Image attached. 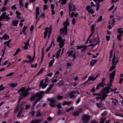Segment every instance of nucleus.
Here are the masks:
<instances>
[{"instance_id":"obj_1","label":"nucleus","mask_w":123,"mask_h":123,"mask_svg":"<svg viewBox=\"0 0 123 123\" xmlns=\"http://www.w3.org/2000/svg\"><path fill=\"white\" fill-rule=\"evenodd\" d=\"M110 89L111 87L109 86L104 89L102 91V93L99 95V96L97 98V100L99 101L103 100L108 96L106 93H109L110 92Z\"/></svg>"},{"instance_id":"obj_2","label":"nucleus","mask_w":123,"mask_h":123,"mask_svg":"<svg viewBox=\"0 0 123 123\" xmlns=\"http://www.w3.org/2000/svg\"><path fill=\"white\" fill-rule=\"evenodd\" d=\"M29 88H27L26 87H24L18 90L19 93L21 92L20 94V98H19L18 102H19L23 98L26 97L27 95V92L29 90Z\"/></svg>"},{"instance_id":"obj_3","label":"nucleus","mask_w":123,"mask_h":123,"mask_svg":"<svg viewBox=\"0 0 123 123\" xmlns=\"http://www.w3.org/2000/svg\"><path fill=\"white\" fill-rule=\"evenodd\" d=\"M57 41L59 43V47L60 48L64 46L65 43L64 41H65V39H63L61 37L58 36L57 37Z\"/></svg>"},{"instance_id":"obj_4","label":"nucleus","mask_w":123,"mask_h":123,"mask_svg":"<svg viewBox=\"0 0 123 123\" xmlns=\"http://www.w3.org/2000/svg\"><path fill=\"white\" fill-rule=\"evenodd\" d=\"M68 18H67L66 20L63 22V25L64 26V27L61 29L60 30V31H67L68 30H69L68 29V30H67V27L69 25V23L68 22Z\"/></svg>"},{"instance_id":"obj_5","label":"nucleus","mask_w":123,"mask_h":123,"mask_svg":"<svg viewBox=\"0 0 123 123\" xmlns=\"http://www.w3.org/2000/svg\"><path fill=\"white\" fill-rule=\"evenodd\" d=\"M115 71H114L112 73L110 74V79L108 83V85L110 86H111L112 85V83L115 75Z\"/></svg>"},{"instance_id":"obj_6","label":"nucleus","mask_w":123,"mask_h":123,"mask_svg":"<svg viewBox=\"0 0 123 123\" xmlns=\"http://www.w3.org/2000/svg\"><path fill=\"white\" fill-rule=\"evenodd\" d=\"M90 117L87 114H85L82 116V120L83 122L84 123H86L89 120Z\"/></svg>"},{"instance_id":"obj_7","label":"nucleus","mask_w":123,"mask_h":123,"mask_svg":"<svg viewBox=\"0 0 123 123\" xmlns=\"http://www.w3.org/2000/svg\"><path fill=\"white\" fill-rule=\"evenodd\" d=\"M49 105L51 107H54L56 106V100L54 99L51 98L50 100Z\"/></svg>"},{"instance_id":"obj_8","label":"nucleus","mask_w":123,"mask_h":123,"mask_svg":"<svg viewBox=\"0 0 123 123\" xmlns=\"http://www.w3.org/2000/svg\"><path fill=\"white\" fill-rule=\"evenodd\" d=\"M67 53L68 54V56L71 57L72 56L73 59L74 60L76 58L75 55L74 53H73V52L72 50H71L69 51H68Z\"/></svg>"},{"instance_id":"obj_9","label":"nucleus","mask_w":123,"mask_h":123,"mask_svg":"<svg viewBox=\"0 0 123 123\" xmlns=\"http://www.w3.org/2000/svg\"><path fill=\"white\" fill-rule=\"evenodd\" d=\"M40 86V87H42V89H44L47 86V84L46 83H43V80L41 81Z\"/></svg>"},{"instance_id":"obj_10","label":"nucleus","mask_w":123,"mask_h":123,"mask_svg":"<svg viewBox=\"0 0 123 123\" xmlns=\"http://www.w3.org/2000/svg\"><path fill=\"white\" fill-rule=\"evenodd\" d=\"M100 41L99 39L97 38L96 39L92 41V43L94 45H95L97 44H98L99 43Z\"/></svg>"},{"instance_id":"obj_11","label":"nucleus","mask_w":123,"mask_h":123,"mask_svg":"<svg viewBox=\"0 0 123 123\" xmlns=\"http://www.w3.org/2000/svg\"><path fill=\"white\" fill-rule=\"evenodd\" d=\"M51 31H45L44 32V38H46L48 34V38H49V36L51 33Z\"/></svg>"},{"instance_id":"obj_12","label":"nucleus","mask_w":123,"mask_h":123,"mask_svg":"<svg viewBox=\"0 0 123 123\" xmlns=\"http://www.w3.org/2000/svg\"><path fill=\"white\" fill-rule=\"evenodd\" d=\"M61 51V49H59L56 53L55 56L56 58L58 59L60 56V55Z\"/></svg>"},{"instance_id":"obj_13","label":"nucleus","mask_w":123,"mask_h":123,"mask_svg":"<svg viewBox=\"0 0 123 123\" xmlns=\"http://www.w3.org/2000/svg\"><path fill=\"white\" fill-rule=\"evenodd\" d=\"M54 84H50L49 86V87L45 91V92L46 93H49V91L51 89L53 86Z\"/></svg>"},{"instance_id":"obj_14","label":"nucleus","mask_w":123,"mask_h":123,"mask_svg":"<svg viewBox=\"0 0 123 123\" xmlns=\"http://www.w3.org/2000/svg\"><path fill=\"white\" fill-rule=\"evenodd\" d=\"M40 95H41L40 94H38V95H35L33 96L32 97H31L30 99V100L31 101H33V100L35 98H36V99L37 98H39V96Z\"/></svg>"},{"instance_id":"obj_15","label":"nucleus","mask_w":123,"mask_h":123,"mask_svg":"<svg viewBox=\"0 0 123 123\" xmlns=\"http://www.w3.org/2000/svg\"><path fill=\"white\" fill-rule=\"evenodd\" d=\"M6 12H5L2 13L1 16L0 17V21H2L3 19H4L5 18V16H6Z\"/></svg>"},{"instance_id":"obj_16","label":"nucleus","mask_w":123,"mask_h":123,"mask_svg":"<svg viewBox=\"0 0 123 123\" xmlns=\"http://www.w3.org/2000/svg\"><path fill=\"white\" fill-rule=\"evenodd\" d=\"M18 85V84L17 83H15L10 84L9 86L12 88H14L16 87Z\"/></svg>"},{"instance_id":"obj_17","label":"nucleus","mask_w":123,"mask_h":123,"mask_svg":"<svg viewBox=\"0 0 123 123\" xmlns=\"http://www.w3.org/2000/svg\"><path fill=\"white\" fill-rule=\"evenodd\" d=\"M75 92L74 91L72 92L70 94V98H72L74 97L75 96Z\"/></svg>"},{"instance_id":"obj_18","label":"nucleus","mask_w":123,"mask_h":123,"mask_svg":"<svg viewBox=\"0 0 123 123\" xmlns=\"http://www.w3.org/2000/svg\"><path fill=\"white\" fill-rule=\"evenodd\" d=\"M44 68H42L36 74L37 76L41 74H42L44 71Z\"/></svg>"},{"instance_id":"obj_19","label":"nucleus","mask_w":123,"mask_h":123,"mask_svg":"<svg viewBox=\"0 0 123 123\" xmlns=\"http://www.w3.org/2000/svg\"><path fill=\"white\" fill-rule=\"evenodd\" d=\"M39 96V98H37L36 101L33 103V104L34 106H35L36 105L37 102L41 99V98L42 97V96L41 95H40Z\"/></svg>"},{"instance_id":"obj_20","label":"nucleus","mask_w":123,"mask_h":123,"mask_svg":"<svg viewBox=\"0 0 123 123\" xmlns=\"http://www.w3.org/2000/svg\"><path fill=\"white\" fill-rule=\"evenodd\" d=\"M97 62V60H93L90 62V65L91 66H93L94 65L95 63Z\"/></svg>"},{"instance_id":"obj_21","label":"nucleus","mask_w":123,"mask_h":123,"mask_svg":"<svg viewBox=\"0 0 123 123\" xmlns=\"http://www.w3.org/2000/svg\"><path fill=\"white\" fill-rule=\"evenodd\" d=\"M41 120L39 119H36L35 120L32 121L31 123H38L41 122Z\"/></svg>"},{"instance_id":"obj_22","label":"nucleus","mask_w":123,"mask_h":123,"mask_svg":"<svg viewBox=\"0 0 123 123\" xmlns=\"http://www.w3.org/2000/svg\"><path fill=\"white\" fill-rule=\"evenodd\" d=\"M95 80V77L93 76H91L89 77L87 80V81H88L89 80H92L93 81Z\"/></svg>"},{"instance_id":"obj_23","label":"nucleus","mask_w":123,"mask_h":123,"mask_svg":"<svg viewBox=\"0 0 123 123\" xmlns=\"http://www.w3.org/2000/svg\"><path fill=\"white\" fill-rule=\"evenodd\" d=\"M68 9L69 10V13L70 14L71 12L72 11L71 10L72 8V4L70 3H68Z\"/></svg>"},{"instance_id":"obj_24","label":"nucleus","mask_w":123,"mask_h":123,"mask_svg":"<svg viewBox=\"0 0 123 123\" xmlns=\"http://www.w3.org/2000/svg\"><path fill=\"white\" fill-rule=\"evenodd\" d=\"M24 43L25 44V46L23 47L24 49H27L28 48V47L30 48V46L29 44H26V43H25V42H24Z\"/></svg>"},{"instance_id":"obj_25","label":"nucleus","mask_w":123,"mask_h":123,"mask_svg":"<svg viewBox=\"0 0 123 123\" xmlns=\"http://www.w3.org/2000/svg\"><path fill=\"white\" fill-rule=\"evenodd\" d=\"M67 33V31H60V34L62 36L66 35Z\"/></svg>"},{"instance_id":"obj_26","label":"nucleus","mask_w":123,"mask_h":123,"mask_svg":"<svg viewBox=\"0 0 123 123\" xmlns=\"http://www.w3.org/2000/svg\"><path fill=\"white\" fill-rule=\"evenodd\" d=\"M18 20H14L12 22V24L14 26H16L18 24Z\"/></svg>"},{"instance_id":"obj_27","label":"nucleus","mask_w":123,"mask_h":123,"mask_svg":"<svg viewBox=\"0 0 123 123\" xmlns=\"http://www.w3.org/2000/svg\"><path fill=\"white\" fill-rule=\"evenodd\" d=\"M21 107L20 109V110L18 112V115L17 116V117L20 116L21 115V114L22 113V110L23 108V107L22 106V105H21Z\"/></svg>"},{"instance_id":"obj_28","label":"nucleus","mask_w":123,"mask_h":123,"mask_svg":"<svg viewBox=\"0 0 123 123\" xmlns=\"http://www.w3.org/2000/svg\"><path fill=\"white\" fill-rule=\"evenodd\" d=\"M53 60H50L49 63V67H51L52 66L55 60L53 58Z\"/></svg>"},{"instance_id":"obj_29","label":"nucleus","mask_w":123,"mask_h":123,"mask_svg":"<svg viewBox=\"0 0 123 123\" xmlns=\"http://www.w3.org/2000/svg\"><path fill=\"white\" fill-rule=\"evenodd\" d=\"M41 111L40 110H38L37 112V114L36 115V117L39 116L41 115L42 114L40 113Z\"/></svg>"},{"instance_id":"obj_30","label":"nucleus","mask_w":123,"mask_h":123,"mask_svg":"<svg viewBox=\"0 0 123 123\" xmlns=\"http://www.w3.org/2000/svg\"><path fill=\"white\" fill-rule=\"evenodd\" d=\"M32 62H31V60H30L29 61H27L26 60H24V61L23 62H22L21 64V65H23L24 64V63L25 62H26L27 63H30Z\"/></svg>"},{"instance_id":"obj_31","label":"nucleus","mask_w":123,"mask_h":123,"mask_svg":"<svg viewBox=\"0 0 123 123\" xmlns=\"http://www.w3.org/2000/svg\"><path fill=\"white\" fill-rule=\"evenodd\" d=\"M23 0H20L19 4L20 6V8H22L24 6V5L23 3L22 2Z\"/></svg>"},{"instance_id":"obj_32","label":"nucleus","mask_w":123,"mask_h":123,"mask_svg":"<svg viewBox=\"0 0 123 123\" xmlns=\"http://www.w3.org/2000/svg\"><path fill=\"white\" fill-rule=\"evenodd\" d=\"M117 64V63H116L115 64H112V66L111 68L110 69H109V70L111 71L114 69Z\"/></svg>"},{"instance_id":"obj_33","label":"nucleus","mask_w":123,"mask_h":123,"mask_svg":"<svg viewBox=\"0 0 123 123\" xmlns=\"http://www.w3.org/2000/svg\"><path fill=\"white\" fill-rule=\"evenodd\" d=\"M99 86H101L103 87H104V86L106 85V84L105 83V82H101L99 83Z\"/></svg>"},{"instance_id":"obj_34","label":"nucleus","mask_w":123,"mask_h":123,"mask_svg":"<svg viewBox=\"0 0 123 123\" xmlns=\"http://www.w3.org/2000/svg\"><path fill=\"white\" fill-rule=\"evenodd\" d=\"M3 39L4 40H6L9 38V37L8 35L7 34H5L3 36Z\"/></svg>"},{"instance_id":"obj_35","label":"nucleus","mask_w":123,"mask_h":123,"mask_svg":"<svg viewBox=\"0 0 123 123\" xmlns=\"http://www.w3.org/2000/svg\"><path fill=\"white\" fill-rule=\"evenodd\" d=\"M20 49L19 48L16 51L14 54H13L14 56L16 55L17 54L18 52H20Z\"/></svg>"},{"instance_id":"obj_36","label":"nucleus","mask_w":123,"mask_h":123,"mask_svg":"<svg viewBox=\"0 0 123 123\" xmlns=\"http://www.w3.org/2000/svg\"><path fill=\"white\" fill-rule=\"evenodd\" d=\"M61 0L62 1L61 3L62 4V6L63 5H65L66 4V0H60V1Z\"/></svg>"},{"instance_id":"obj_37","label":"nucleus","mask_w":123,"mask_h":123,"mask_svg":"<svg viewBox=\"0 0 123 123\" xmlns=\"http://www.w3.org/2000/svg\"><path fill=\"white\" fill-rule=\"evenodd\" d=\"M79 114V112L76 111L74 112L73 114V115L74 116H77Z\"/></svg>"},{"instance_id":"obj_38","label":"nucleus","mask_w":123,"mask_h":123,"mask_svg":"<svg viewBox=\"0 0 123 123\" xmlns=\"http://www.w3.org/2000/svg\"><path fill=\"white\" fill-rule=\"evenodd\" d=\"M115 58H116V57L115 55H114V57L112 59V64H115Z\"/></svg>"},{"instance_id":"obj_39","label":"nucleus","mask_w":123,"mask_h":123,"mask_svg":"<svg viewBox=\"0 0 123 123\" xmlns=\"http://www.w3.org/2000/svg\"><path fill=\"white\" fill-rule=\"evenodd\" d=\"M18 106H16L15 108V109L14 111V113H17L18 111Z\"/></svg>"},{"instance_id":"obj_40","label":"nucleus","mask_w":123,"mask_h":123,"mask_svg":"<svg viewBox=\"0 0 123 123\" xmlns=\"http://www.w3.org/2000/svg\"><path fill=\"white\" fill-rule=\"evenodd\" d=\"M117 102V100L116 99H113V100L111 101L112 103L114 105H115L116 102Z\"/></svg>"},{"instance_id":"obj_41","label":"nucleus","mask_w":123,"mask_h":123,"mask_svg":"<svg viewBox=\"0 0 123 123\" xmlns=\"http://www.w3.org/2000/svg\"><path fill=\"white\" fill-rule=\"evenodd\" d=\"M72 7H73V9L72 11H75V10L76 9L75 5H72Z\"/></svg>"},{"instance_id":"obj_42","label":"nucleus","mask_w":123,"mask_h":123,"mask_svg":"<svg viewBox=\"0 0 123 123\" xmlns=\"http://www.w3.org/2000/svg\"><path fill=\"white\" fill-rule=\"evenodd\" d=\"M85 46H84L83 45H81L80 46H77V48L78 49H79L81 48H83V47H85Z\"/></svg>"},{"instance_id":"obj_43","label":"nucleus","mask_w":123,"mask_h":123,"mask_svg":"<svg viewBox=\"0 0 123 123\" xmlns=\"http://www.w3.org/2000/svg\"><path fill=\"white\" fill-rule=\"evenodd\" d=\"M14 73L12 72L9 74H7L6 75V77H7L9 76H12L13 75Z\"/></svg>"},{"instance_id":"obj_44","label":"nucleus","mask_w":123,"mask_h":123,"mask_svg":"<svg viewBox=\"0 0 123 123\" xmlns=\"http://www.w3.org/2000/svg\"><path fill=\"white\" fill-rule=\"evenodd\" d=\"M94 33V32L93 31L91 34L88 37V39L87 40V42L86 43V44L87 42H88L89 40V39L90 38L91 36H92V35Z\"/></svg>"},{"instance_id":"obj_45","label":"nucleus","mask_w":123,"mask_h":123,"mask_svg":"<svg viewBox=\"0 0 123 123\" xmlns=\"http://www.w3.org/2000/svg\"><path fill=\"white\" fill-rule=\"evenodd\" d=\"M63 97L60 95H58L57 96V98L58 100H61L62 98Z\"/></svg>"},{"instance_id":"obj_46","label":"nucleus","mask_w":123,"mask_h":123,"mask_svg":"<svg viewBox=\"0 0 123 123\" xmlns=\"http://www.w3.org/2000/svg\"><path fill=\"white\" fill-rule=\"evenodd\" d=\"M88 12L89 13H92V14H93L94 13V12L93 9H91L89 11H88Z\"/></svg>"},{"instance_id":"obj_47","label":"nucleus","mask_w":123,"mask_h":123,"mask_svg":"<svg viewBox=\"0 0 123 123\" xmlns=\"http://www.w3.org/2000/svg\"><path fill=\"white\" fill-rule=\"evenodd\" d=\"M37 63H36L35 65H34L33 64H31V67L32 68H36L37 66Z\"/></svg>"},{"instance_id":"obj_48","label":"nucleus","mask_w":123,"mask_h":123,"mask_svg":"<svg viewBox=\"0 0 123 123\" xmlns=\"http://www.w3.org/2000/svg\"><path fill=\"white\" fill-rule=\"evenodd\" d=\"M112 56V50H111L110 52V55H109V58H111Z\"/></svg>"},{"instance_id":"obj_49","label":"nucleus","mask_w":123,"mask_h":123,"mask_svg":"<svg viewBox=\"0 0 123 123\" xmlns=\"http://www.w3.org/2000/svg\"><path fill=\"white\" fill-rule=\"evenodd\" d=\"M122 35L121 34L119 35H118L117 36V38L118 40L119 41H121V37Z\"/></svg>"},{"instance_id":"obj_50","label":"nucleus","mask_w":123,"mask_h":123,"mask_svg":"<svg viewBox=\"0 0 123 123\" xmlns=\"http://www.w3.org/2000/svg\"><path fill=\"white\" fill-rule=\"evenodd\" d=\"M102 19V16H100L99 17V18L98 19L97 22H99V21H101Z\"/></svg>"},{"instance_id":"obj_51","label":"nucleus","mask_w":123,"mask_h":123,"mask_svg":"<svg viewBox=\"0 0 123 123\" xmlns=\"http://www.w3.org/2000/svg\"><path fill=\"white\" fill-rule=\"evenodd\" d=\"M75 14V13H74L73 12H72L70 14H69L71 18H73Z\"/></svg>"},{"instance_id":"obj_52","label":"nucleus","mask_w":123,"mask_h":123,"mask_svg":"<svg viewBox=\"0 0 123 123\" xmlns=\"http://www.w3.org/2000/svg\"><path fill=\"white\" fill-rule=\"evenodd\" d=\"M57 107L58 108H61L62 106L61 105V104L60 103H58L57 105Z\"/></svg>"},{"instance_id":"obj_53","label":"nucleus","mask_w":123,"mask_h":123,"mask_svg":"<svg viewBox=\"0 0 123 123\" xmlns=\"http://www.w3.org/2000/svg\"><path fill=\"white\" fill-rule=\"evenodd\" d=\"M75 18H74L72 19V23L73 24V25H74L75 24Z\"/></svg>"},{"instance_id":"obj_54","label":"nucleus","mask_w":123,"mask_h":123,"mask_svg":"<svg viewBox=\"0 0 123 123\" xmlns=\"http://www.w3.org/2000/svg\"><path fill=\"white\" fill-rule=\"evenodd\" d=\"M105 119L104 118H102L101 119V122L100 123H104V121H105Z\"/></svg>"},{"instance_id":"obj_55","label":"nucleus","mask_w":123,"mask_h":123,"mask_svg":"<svg viewBox=\"0 0 123 123\" xmlns=\"http://www.w3.org/2000/svg\"><path fill=\"white\" fill-rule=\"evenodd\" d=\"M8 60L5 61L4 62V63L2 65L4 66L6 65L7 64L8 62Z\"/></svg>"},{"instance_id":"obj_56","label":"nucleus","mask_w":123,"mask_h":123,"mask_svg":"<svg viewBox=\"0 0 123 123\" xmlns=\"http://www.w3.org/2000/svg\"><path fill=\"white\" fill-rule=\"evenodd\" d=\"M35 51L34 52V55L33 58L31 59V62H33L34 59L35 57Z\"/></svg>"},{"instance_id":"obj_57","label":"nucleus","mask_w":123,"mask_h":123,"mask_svg":"<svg viewBox=\"0 0 123 123\" xmlns=\"http://www.w3.org/2000/svg\"><path fill=\"white\" fill-rule=\"evenodd\" d=\"M96 104L97 107L98 108L101 107V105L100 103H96Z\"/></svg>"},{"instance_id":"obj_58","label":"nucleus","mask_w":123,"mask_h":123,"mask_svg":"<svg viewBox=\"0 0 123 123\" xmlns=\"http://www.w3.org/2000/svg\"><path fill=\"white\" fill-rule=\"evenodd\" d=\"M117 90V89L116 88L114 89H111V92H113L114 93H116V91Z\"/></svg>"},{"instance_id":"obj_59","label":"nucleus","mask_w":123,"mask_h":123,"mask_svg":"<svg viewBox=\"0 0 123 123\" xmlns=\"http://www.w3.org/2000/svg\"><path fill=\"white\" fill-rule=\"evenodd\" d=\"M96 6H97V8L96 9V10L97 11L99 8L100 5H99V4H98L97 5H96Z\"/></svg>"},{"instance_id":"obj_60","label":"nucleus","mask_w":123,"mask_h":123,"mask_svg":"<svg viewBox=\"0 0 123 123\" xmlns=\"http://www.w3.org/2000/svg\"><path fill=\"white\" fill-rule=\"evenodd\" d=\"M48 8L47 5H45L43 6V9L44 10H46Z\"/></svg>"},{"instance_id":"obj_61","label":"nucleus","mask_w":123,"mask_h":123,"mask_svg":"<svg viewBox=\"0 0 123 123\" xmlns=\"http://www.w3.org/2000/svg\"><path fill=\"white\" fill-rule=\"evenodd\" d=\"M110 36H106V38L107 40L108 41H109L110 40Z\"/></svg>"},{"instance_id":"obj_62","label":"nucleus","mask_w":123,"mask_h":123,"mask_svg":"<svg viewBox=\"0 0 123 123\" xmlns=\"http://www.w3.org/2000/svg\"><path fill=\"white\" fill-rule=\"evenodd\" d=\"M6 9V8L5 7H3L2 9L1 10V11L3 12L5 11Z\"/></svg>"},{"instance_id":"obj_63","label":"nucleus","mask_w":123,"mask_h":123,"mask_svg":"<svg viewBox=\"0 0 123 123\" xmlns=\"http://www.w3.org/2000/svg\"><path fill=\"white\" fill-rule=\"evenodd\" d=\"M90 6H87L86 8V10L88 11V12L90 10V7H89Z\"/></svg>"},{"instance_id":"obj_64","label":"nucleus","mask_w":123,"mask_h":123,"mask_svg":"<svg viewBox=\"0 0 123 123\" xmlns=\"http://www.w3.org/2000/svg\"><path fill=\"white\" fill-rule=\"evenodd\" d=\"M16 13L18 15H21V13L18 11H16Z\"/></svg>"}]
</instances>
